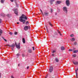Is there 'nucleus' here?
<instances>
[{
  "mask_svg": "<svg viewBox=\"0 0 78 78\" xmlns=\"http://www.w3.org/2000/svg\"><path fill=\"white\" fill-rule=\"evenodd\" d=\"M25 20H27V17L24 14L22 15V16L20 18V21L21 22H23V23L24 24V23H25Z\"/></svg>",
  "mask_w": 78,
  "mask_h": 78,
  "instance_id": "1",
  "label": "nucleus"
},
{
  "mask_svg": "<svg viewBox=\"0 0 78 78\" xmlns=\"http://www.w3.org/2000/svg\"><path fill=\"white\" fill-rule=\"evenodd\" d=\"M63 10L65 14L67 13V8L66 7H63Z\"/></svg>",
  "mask_w": 78,
  "mask_h": 78,
  "instance_id": "2",
  "label": "nucleus"
},
{
  "mask_svg": "<svg viewBox=\"0 0 78 78\" xmlns=\"http://www.w3.org/2000/svg\"><path fill=\"white\" fill-rule=\"evenodd\" d=\"M66 4L67 6H69L70 5V0H66Z\"/></svg>",
  "mask_w": 78,
  "mask_h": 78,
  "instance_id": "3",
  "label": "nucleus"
},
{
  "mask_svg": "<svg viewBox=\"0 0 78 78\" xmlns=\"http://www.w3.org/2000/svg\"><path fill=\"white\" fill-rule=\"evenodd\" d=\"M53 70V67L52 66H50V68L49 69V72H52Z\"/></svg>",
  "mask_w": 78,
  "mask_h": 78,
  "instance_id": "4",
  "label": "nucleus"
},
{
  "mask_svg": "<svg viewBox=\"0 0 78 78\" xmlns=\"http://www.w3.org/2000/svg\"><path fill=\"white\" fill-rule=\"evenodd\" d=\"M15 45L17 48H18L19 49L20 48V43H19L18 44H16V43Z\"/></svg>",
  "mask_w": 78,
  "mask_h": 78,
  "instance_id": "5",
  "label": "nucleus"
},
{
  "mask_svg": "<svg viewBox=\"0 0 78 78\" xmlns=\"http://www.w3.org/2000/svg\"><path fill=\"white\" fill-rule=\"evenodd\" d=\"M14 11L15 14H16V15H17L18 14V10L17 9H14Z\"/></svg>",
  "mask_w": 78,
  "mask_h": 78,
  "instance_id": "6",
  "label": "nucleus"
},
{
  "mask_svg": "<svg viewBox=\"0 0 78 78\" xmlns=\"http://www.w3.org/2000/svg\"><path fill=\"white\" fill-rule=\"evenodd\" d=\"M24 29V30L25 31H27V30H28V26H25Z\"/></svg>",
  "mask_w": 78,
  "mask_h": 78,
  "instance_id": "7",
  "label": "nucleus"
},
{
  "mask_svg": "<svg viewBox=\"0 0 78 78\" xmlns=\"http://www.w3.org/2000/svg\"><path fill=\"white\" fill-rule=\"evenodd\" d=\"M11 46L10 47H12V48H11L12 50H14V48L15 47V44H12Z\"/></svg>",
  "mask_w": 78,
  "mask_h": 78,
  "instance_id": "8",
  "label": "nucleus"
},
{
  "mask_svg": "<svg viewBox=\"0 0 78 78\" xmlns=\"http://www.w3.org/2000/svg\"><path fill=\"white\" fill-rule=\"evenodd\" d=\"M73 63L74 65H78V62H75V61H73Z\"/></svg>",
  "mask_w": 78,
  "mask_h": 78,
  "instance_id": "9",
  "label": "nucleus"
},
{
  "mask_svg": "<svg viewBox=\"0 0 78 78\" xmlns=\"http://www.w3.org/2000/svg\"><path fill=\"white\" fill-rule=\"evenodd\" d=\"M61 50H65V48L63 46L61 47Z\"/></svg>",
  "mask_w": 78,
  "mask_h": 78,
  "instance_id": "10",
  "label": "nucleus"
},
{
  "mask_svg": "<svg viewBox=\"0 0 78 78\" xmlns=\"http://www.w3.org/2000/svg\"><path fill=\"white\" fill-rule=\"evenodd\" d=\"M3 33V31H2V30L0 29V36H1V34H2Z\"/></svg>",
  "mask_w": 78,
  "mask_h": 78,
  "instance_id": "11",
  "label": "nucleus"
},
{
  "mask_svg": "<svg viewBox=\"0 0 78 78\" xmlns=\"http://www.w3.org/2000/svg\"><path fill=\"white\" fill-rule=\"evenodd\" d=\"M44 14L45 16H48V13L47 12H44Z\"/></svg>",
  "mask_w": 78,
  "mask_h": 78,
  "instance_id": "12",
  "label": "nucleus"
},
{
  "mask_svg": "<svg viewBox=\"0 0 78 78\" xmlns=\"http://www.w3.org/2000/svg\"><path fill=\"white\" fill-rule=\"evenodd\" d=\"M55 0H51L50 1V3L51 4H52L53 3V2H54Z\"/></svg>",
  "mask_w": 78,
  "mask_h": 78,
  "instance_id": "13",
  "label": "nucleus"
},
{
  "mask_svg": "<svg viewBox=\"0 0 78 78\" xmlns=\"http://www.w3.org/2000/svg\"><path fill=\"white\" fill-rule=\"evenodd\" d=\"M23 42L24 44L25 43V39L24 38H23Z\"/></svg>",
  "mask_w": 78,
  "mask_h": 78,
  "instance_id": "14",
  "label": "nucleus"
},
{
  "mask_svg": "<svg viewBox=\"0 0 78 78\" xmlns=\"http://www.w3.org/2000/svg\"><path fill=\"white\" fill-rule=\"evenodd\" d=\"M57 4H59L61 3V1H57Z\"/></svg>",
  "mask_w": 78,
  "mask_h": 78,
  "instance_id": "15",
  "label": "nucleus"
},
{
  "mask_svg": "<svg viewBox=\"0 0 78 78\" xmlns=\"http://www.w3.org/2000/svg\"><path fill=\"white\" fill-rule=\"evenodd\" d=\"M71 41H75V38H73L72 39H70Z\"/></svg>",
  "mask_w": 78,
  "mask_h": 78,
  "instance_id": "16",
  "label": "nucleus"
},
{
  "mask_svg": "<svg viewBox=\"0 0 78 78\" xmlns=\"http://www.w3.org/2000/svg\"><path fill=\"white\" fill-rule=\"evenodd\" d=\"M4 1H5V0H1V3H4Z\"/></svg>",
  "mask_w": 78,
  "mask_h": 78,
  "instance_id": "17",
  "label": "nucleus"
},
{
  "mask_svg": "<svg viewBox=\"0 0 78 78\" xmlns=\"http://www.w3.org/2000/svg\"><path fill=\"white\" fill-rule=\"evenodd\" d=\"M76 55L75 54H73V57H76Z\"/></svg>",
  "mask_w": 78,
  "mask_h": 78,
  "instance_id": "18",
  "label": "nucleus"
},
{
  "mask_svg": "<svg viewBox=\"0 0 78 78\" xmlns=\"http://www.w3.org/2000/svg\"><path fill=\"white\" fill-rule=\"evenodd\" d=\"M28 52H29V53H32V51L30 49H29L28 50Z\"/></svg>",
  "mask_w": 78,
  "mask_h": 78,
  "instance_id": "19",
  "label": "nucleus"
},
{
  "mask_svg": "<svg viewBox=\"0 0 78 78\" xmlns=\"http://www.w3.org/2000/svg\"><path fill=\"white\" fill-rule=\"evenodd\" d=\"M49 25H50V26H51V27H53V25H52V24H51V23L49 22Z\"/></svg>",
  "mask_w": 78,
  "mask_h": 78,
  "instance_id": "20",
  "label": "nucleus"
},
{
  "mask_svg": "<svg viewBox=\"0 0 78 78\" xmlns=\"http://www.w3.org/2000/svg\"><path fill=\"white\" fill-rule=\"evenodd\" d=\"M78 51H73V53H77V52H78Z\"/></svg>",
  "mask_w": 78,
  "mask_h": 78,
  "instance_id": "21",
  "label": "nucleus"
},
{
  "mask_svg": "<svg viewBox=\"0 0 78 78\" xmlns=\"http://www.w3.org/2000/svg\"><path fill=\"white\" fill-rule=\"evenodd\" d=\"M55 61L56 62H59V60L57 58H55Z\"/></svg>",
  "mask_w": 78,
  "mask_h": 78,
  "instance_id": "22",
  "label": "nucleus"
},
{
  "mask_svg": "<svg viewBox=\"0 0 78 78\" xmlns=\"http://www.w3.org/2000/svg\"><path fill=\"white\" fill-rule=\"evenodd\" d=\"M2 38L4 40V41H5V42H7V40H6V39H5V38L4 37H2Z\"/></svg>",
  "mask_w": 78,
  "mask_h": 78,
  "instance_id": "23",
  "label": "nucleus"
},
{
  "mask_svg": "<svg viewBox=\"0 0 78 78\" xmlns=\"http://www.w3.org/2000/svg\"><path fill=\"white\" fill-rule=\"evenodd\" d=\"M57 31L58 32V33H59V34H60V35H61V32L59 31V30H57Z\"/></svg>",
  "mask_w": 78,
  "mask_h": 78,
  "instance_id": "24",
  "label": "nucleus"
},
{
  "mask_svg": "<svg viewBox=\"0 0 78 78\" xmlns=\"http://www.w3.org/2000/svg\"><path fill=\"white\" fill-rule=\"evenodd\" d=\"M14 34H15V35H17V32H14Z\"/></svg>",
  "mask_w": 78,
  "mask_h": 78,
  "instance_id": "25",
  "label": "nucleus"
},
{
  "mask_svg": "<svg viewBox=\"0 0 78 78\" xmlns=\"http://www.w3.org/2000/svg\"><path fill=\"white\" fill-rule=\"evenodd\" d=\"M70 37H73V36H74V35H73V34H71L70 35Z\"/></svg>",
  "mask_w": 78,
  "mask_h": 78,
  "instance_id": "26",
  "label": "nucleus"
},
{
  "mask_svg": "<svg viewBox=\"0 0 78 78\" xmlns=\"http://www.w3.org/2000/svg\"><path fill=\"white\" fill-rule=\"evenodd\" d=\"M40 11H41L42 14H43V16H44V13H43V12H42V10L41 9H40Z\"/></svg>",
  "mask_w": 78,
  "mask_h": 78,
  "instance_id": "27",
  "label": "nucleus"
},
{
  "mask_svg": "<svg viewBox=\"0 0 78 78\" xmlns=\"http://www.w3.org/2000/svg\"><path fill=\"white\" fill-rule=\"evenodd\" d=\"M9 34H10L11 35H12V32H10L9 33Z\"/></svg>",
  "mask_w": 78,
  "mask_h": 78,
  "instance_id": "28",
  "label": "nucleus"
},
{
  "mask_svg": "<svg viewBox=\"0 0 78 78\" xmlns=\"http://www.w3.org/2000/svg\"><path fill=\"white\" fill-rule=\"evenodd\" d=\"M16 56H17V57H18V56H20V54H17L16 55Z\"/></svg>",
  "mask_w": 78,
  "mask_h": 78,
  "instance_id": "29",
  "label": "nucleus"
},
{
  "mask_svg": "<svg viewBox=\"0 0 78 78\" xmlns=\"http://www.w3.org/2000/svg\"><path fill=\"white\" fill-rule=\"evenodd\" d=\"M6 46H8L9 47H11V46L9 45V44H7L6 45Z\"/></svg>",
  "mask_w": 78,
  "mask_h": 78,
  "instance_id": "30",
  "label": "nucleus"
},
{
  "mask_svg": "<svg viewBox=\"0 0 78 78\" xmlns=\"http://www.w3.org/2000/svg\"><path fill=\"white\" fill-rule=\"evenodd\" d=\"M11 78H14V76H13L12 75L11 76Z\"/></svg>",
  "mask_w": 78,
  "mask_h": 78,
  "instance_id": "31",
  "label": "nucleus"
},
{
  "mask_svg": "<svg viewBox=\"0 0 78 78\" xmlns=\"http://www.w3.org/2000/svg\"><path fill=\"white\" fill-rule=\"evenodd\" d=\"M73 50L72 49H69V51H72Z\"/></svg>",
  "mask_w": 78,
  "mask_h": 78,
  "instance_id": "32",
  "label": "nucleus"
},
{
  "mask_svg": "<svg viewBox=\"0 0 78 78\" xmlns=\"http://www.w3.org/2000/svg\"><path fill=\"white\" fill-rule=\"evenodd\" d=\"M55 52H56V51H53L52 53H55Z\"/></svg>",
  "mask_w": 78,
  "mask_h": 78,
  "instance_id": "33",
  "label": "nucleus"
},
{
  "mask_svg": "<svg viewBox=\"0 0 78 78\" xmlns=\"http://www.w3.org/2000/svg\"><path fill=\"white\" fill-rule=\"evenodd\" d=\"M51 12H53V9H51Z\"/></svg>",
  "mask_w": 78,
  "mask_h": 78,
  "instance_id": "34",
  "label": "nucleus"
},
{
  "mask_svg": "<svg viewBox=\"0 0 78 78\" xmlns=\"http://www.w3.org/2000/svg\"><path fill=\"white\" fill-rule=\"evenodd\" d=\"M77 44V43H76V42H74V45H76Z\"/></svg>",
  "mask_w": 78,
  "mask_h": 78,
  "instance_id": "35",
  "label": "nucleus"
},
{
  "mask_svg": "<svg viewBox=\"0 0 78 78\" xmlns=\"http://www.w3.org/2000/svg\"><path fill=\"white\" fill-rule=\"evenodd\" d=\"M22 56L23 57H24V56H25V55L24 54H23L22 55Z\"/></svg>",
  "mask_w": 78,
  "mask_h": 78,
  "instance_id": "36",
  "label": "nucleus"
},
{
  "mask_svg": "<svg viewBox=\"0 0 78 78\" xmlns=\"http://www.w3.org/2000/svg\"><path fill=\"white\" fill-rule=\"evenodd\" d=\"M2 23V20L0 19V23Z\"/></svg>",
  "mask_w": 78,
  "mask_h": 78,
  "instance_id": "37",
  "label": "nucleus"
},
{
  "mask_svg": "<svg viewBox=\"0 0 78 78\" xmlns=\"http://www.w3.org/2000/svg\"><path fill=\"white\" fill-rule=\"evenodd\" d=\"M28 29H29V30H30V26H28Z\"/></svg>",
  "mask_w": 78,
  "mask_h": 78,
  "instance_id": "38",
  "label": "nucleus"
},
{
  "mask_svg": "<svg viewBox=\"0 0 78 78\" xmlns=\"http://www.w3.org/2000/svg\"><path fill=\"white\" fill-rule=\"evenodd\" d=\"M27 23H28V21H27L26 23V24H27Z\"/></svg>",
  "mask_w": 78,
  "mask_h": 78,
  "instance_id": "39",
  "label": "nucleus"
},
{
  "mask_svg": "<svg viewBox=\"0 0 78 78\" xmlns=\"http://www.w3.org/2000/svg\"><path fill=\"white\" fill-rule=\"evenodd\" d=\"M33 49L34 50V47H32Z\"/></svg>",
  "mask_w": 78,
  "mask_h": 78,
  "instance_id": "40",
  "label": "nucleus"
},
{
  "mask_svg": "<svg viewBox=\"0 0 78 78\" xmlns=\"http://www.w3.org/2000/svg\"><path fill=\"white\" fill-rule=\"evenodd\" d=\"M7 16H8V17H9V14H7Z\"/></svg>",
  "mask_w": 78,
  "mask_h": 78,
  "instance_id": "41",
  "label": "nucleus"
},
{
  "mask_svg": "<svg viewBox=\"0 0 78 78\" xmlns=\"http://www.w3.org/2000/svg\"><path fill=\"white\" fill-rule=\"evenodd\" d=\"M29 69V66H27V69Z\"/></svg>",
  "mask_w": 78,
  "mask_h": 78,
  "instance_id": "42",
  "label": "nucleus"
},
{
  "mask_svg": "<svg viewBox=\"0 0 78 78\" xmlns=\"http://www.w3.org/2000/svg\"><path fill=\"white\" fill-rule=\"evenodd\" d=\"M10 1H11V2H13V0H10Z\"/></svg>",
  "mask_w": 78,
  "mask_h": 78,
  "instance_id": "43",
  "label": "nucleus"
},
{
  "mask_svg": "<svg viewBox=\"0 0 78 78\" xmlns=\"http://www.w3.org/2000/svg\"><path fill=\"white\" fill-rule=\"evenodd\" d=\"M52 55L53 56H54V54H52Z\"/></svg>",
  "mask_w": 78,
  "mask_h": 78,
  "instance_id": "44",
  "label": "nucleus"
},
{
  "mask_svg": "<svg viewBox=\"0 0 78 78\" xmlns=\"http://www.w3.org/2000/svg\"><path fill=\"white\" fill-rule=\"evenodd\" d=\"M47 76H45V78H47Z\"/></svg>",
  "mask_w": 78,
  "mask_h": 78,
  "instance_id": "45",
  "label": "nucleus"
},
{
  "mask_svg": "<svg viewBox=\"0 0 78 78\" xmlns=\"http://www.w3.org/2000/svg\"><path fill=\"white\" fill-rule=\"evenodd\" d=\"M0 77H1V74H0Z\"/></svg>",
  "mask_w": 78,
  "mask_h": 78,
  "instance_id": "46",
  "label": "nucleus"
},
{
  "mask_svg": "<svg viewBox=\"0 0 78 78\" xmlns=\"http://www.w3.org/2000/svg\"><path fill=\"white\" fill-rule=\"evenodd\" d=\"M18 66H20V64H18Z\"/></svg>",
  "mask_w": 78,
  "mask_h": 78,
  "instance_id": "47",
  "label": "nucleus"
},
{
  "mask_svg": "<svg viewBox=\"0 0 78 78\" xmlns=\"http://www.w3.org/2000/svg\"><path fill=\"white\" fill-rule=\"evenodd\" d=\"M19 23H17V24H19Z\"/></svg>",
  "mask_w": 78,
  "mask_h": 78,
  "instance_id": "48",
  "label": "nucleus"
},
{
  "mask_svg": "<svg viewBox=\"0 0 78 78\" xmlns=\"http://www.w3.org/2000/svg\"><path fill=\"white\" fill-rule=\"evenodd\" d=\"M57 14L56 13H55V15H57Z\"/></svg>",
  "mask_w": 78,
  "mask_h": 78,
  "instance_id": "49",
  "label": "nucleus"
},
{
  "mask_svg": "<svg viewBox=\"0 0 78 78\" xmlns=\"http://www.w3.org/2000/svg\"><path fill=\"white\" fill-rule=\"evenodd\" d=\"M60 11L59 10V11Z\"/></svg>",
  "mask_w": 78,
  "mask_h": 78,
  "instance_id": "50",
  "label": "nucleus"
}]
</instances>
